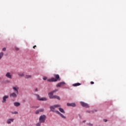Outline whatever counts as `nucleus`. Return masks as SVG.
Returning a JSON list of instances; mask_svg holds the SVG:
<instances>
[{"label": "nucleus", "mask_w": 126, "mask_h": 126, "mask_svg": "<svg viewBox=\"0 0 126 126\" xmlns=\"http://www.w3.org/2000/svg\"><path fill=\"white\" fill-rule=\"evenodd\" d=\"M0 79H1V78H0Z\"/></svg>", "instance_id": "58836bf2"}, {"label": "nucleus", "mask_w": 126, "mask_h": 126, "mask_svg": "<svg viewBox=\"0 0 126 126\" xmlns=\"http://www.w3.org/2000/svg\"><path fill=\"white\" fill-rule=\"evenodd\" d=\"M3 56V52L0 53V60L2 58Z\"/></svg>", "instance_id": "4be33fe9"}, {"label": "nucleus", "mask_w": 126, "mask_h": 126, "mask_svg": "<svg viewBox=\"0 0 126 126\" xmlns=\"http://www.w3.org/2000/svg\"><path fill=\"white\" fill-rule=\"evenodd\" d=\"M36 47H37L36 45H34L33 47V48H34V49H35V48H36Z\"/></svg>", "instance_id": "72a5a7b5"}, {"label": "nucleus", "mask_w": 126, "mask_h": 126, "mask_svg": "<svg viewBox=\"0 0 126 126\" xmlns=\"http://www.w3.org/2000/svg\"><path fill=\"white\" fill-rule=\"evenodd\" d=\"M32 77V75H27L25 76V78H31Z\"/></svg>", "instance_id": "aec40b11"}, {"label": "nucleus", "mask_w": 126, "mask_h": 126, "mask_svg": "<svg viewBox=\"0 0 126 126\" xmlns=\"http://www.w3.org/2000/svg\"><path fill=\"white\" fill-rule=\"evenodd\" d=\"M14 106H15L16 107H18V106H20V103L19 102H14Z\"/></svg>", "instance_id": "4468645a"}, {"label": "nucleus", "mask_w": 126, "mask_h": 126, "mask_svg": "<svg viewBox=\"0 0 126 126\" xmlns=\"http://www.w3.org/2000/svg\"><path fill=\"white\" fill-rule=\"evenodd\" d=\"M83 123H85V121H83Z\"/></svg>", "instance_id": "e433bc0d"}, {"label": "nucleus", "mask_w": 126, "mask_h": 126, "mask_svg": "<svg viewBox=\"0 0 126 126\" xmlns=\"http://www.w3.org/2000/svg\"><path fill=\"white\" fill-rule=\"evenodd\" d=\"M55 78H51V79H48L47 81L49 82H56L58 80H61V78H60V75L59 74L54 75Z\"/></svg>", "instance_id": "f257e3e1"}, {"label": "nucleus", "mask_w": 126, "mask_h": 126, "mask_svg": "<svg viewBox=\"0 0 126 126\" xmlns=\"http://www.w3.org/2000/svg\"><path fill=\"white\" fill-rule=\"evenodd\" d=\"M91 84H94V82L93 81L91 82Z\"/></svg>", "instance_id": "7c9ffc66"}, {"label": "nucleus", "mask_w": 126, "mask_h": 126, "mask_svg": "<svg viewBox=\"0 0 126 126\" xmlns=\"http://www.w3.org/2000/svg\"><path fill=\"white\" fill-rule=\"evenodd\" d=\"M80 104L81 106H82V107H84L85 108H89L90 107L89 104L83 101L80 102Z\"/></svg>", "instance_id": "20e7f679"}, {"label": "nucleus", "mask_w": 126, "mask_h": 126, "mask_svg": "<svg viewBox=\"0 0 126 126\" xmlns=\"http://www.w3.org/2000/svg\"><path fill=\"white\" fill-rule=\"evenodd\" d=\"M41 124H42V123H40L39 122V123H38L37 124H36V126H41Z\"/></svg>", "instance_id": "b1692460"}, {"label": "nucleus", "mask_w": 126, "mask_h": 126, "mask_svg": "<svg viewBox=\"0 0 126 126\" xmlns=\"http://www.w3.org/2000/svg\"><path fill=\"white\" fill-rule=\"evenodd\" d=\"M46 118H47V117L45 115H42L40 116V117H39V121L40 123L44 124V123H45V121H46Z\"/></svg>", "instance_id": "7ed1b4c3"}, {"label": "nucleus", "mask_w": 126, "mask_h": 126, "mask_svg": "<svg viewBox=\"0 0 126 126\" xmlns=\"http://www.w3.org/2000/svg\"><path fill=\"white\" fill-rule=\"evenodd\" d=\"M55 113H56L58 115H60V116H61V117H62L63 119H65V116H63V115L62 113H61V112H60L59 111H55Z\"/></svg>", "instance_id": "423d86ee"}, {"label": "nucleus", "mask_w": 126, "mask_h": 126, "mask_svg": "<svg viewBox=\"0 0 126 126\" xmlns=\"http://www.w3.org/2000/svg\"><path fill=\"white\" fill-rule=\"evenodd\" d=\"M67 106L68 107H75V103H67Z\"/></svg>", "instance_id": "6e6552de"}, {"label": "nucleus", "mask_w": 126, "mask_h": 126, "mask_svg": "<svg viewBox=\"0 0 126 126\" xmlns=\"http://www.w3.org/2000/svg\"><path fill=\"white\" fill-rule=\"evenodd\" d=\"M88 125L89 126H93V124H89Z\"/></svg>", "instance_id": "c756f323"}, {"label": "nucleus", "mask_w": 126, "mask_h": 126, "mask_svg": "<svg viewBox=\"0 0 126 126\" xmlns=\"http://www.w3.org/2000/svg\"><path fill=\"white\" fill-rule=\"evenodd\" d=\"M8 98V95H4L3 97V100H2V103H5L6 102V99Z\"/></svg>", "instance_id": "0eeeda50"}, {"label": "nucleus", "mask_w": 126, "mask_h": 126, "mask_svg": "<svg viewBox=\"0 0 126 126\" xmlns=\"http://www.w3.org/2000/svg\"><path fill=\"white\" fill-rule=\"evenodd\" d=\"M59 90L58 89H56L55 90L52 91V92H53V93H55V92H57V91H58Z\"/></svg>", "instance_id": "a878e982"}, {"label": "nucleus", "mask_w": 126, "mask_h": 126, "mask_svg": "<svg viewBox=\"0 0 126 126\" xmlns=\"http://www.w3.org/2000/svg\"><path fill=\"white\" fill-rule=\"evenodd\" d=\"M5 76H6V77H7L8 78L11 79V75L10 74V73H9V72H7V73L6 74Z\"/></svg>", "instance_id": "9b49d317"}, {"label": "nucleus", "mask_w": 126, "mask_h": 126, "mask_svg": "<svg viewBox=\"0 0 126 126\" xmlns=\"http://www.w3.org/2000/svg\"><path fill=\"white\" fill-rule=\"evenodd\" d=\"M78 116H79V118H81V115H80V114H79Z\"/></svg>", "instance_id": "f704fd0d"}, {"label": "nucleus", "mask_w": 126, "mask_h": 126, "mask_svg": "<svg viewBox=\"0 0 126 126\" xmlns=\"http://www.w3.org/2000/svg\"><path fill=\"white\" fill-rule=\"evenodd\" d=\"M43 80H47V77H45L43 78Z\"/></svg>", "instance_id": "cd10ccee"}, {"label": "nucleus", "mask_w": 126, "mask_h": 126, "mask_svg": "<svg viewBox=\"0 0 126 126\" xmlns=\"http://www.w3.org/2000/svg\"><path fill=\"white\" fill-rule=\"evenodd\" d=\"M13 90L16 92V94H18V90H17V88L16 87H13Z\"/></svg>", "instance_id": "ddd939ff"}, {"label": "nucleus", "mask_w": 126, "mask_h": 126, "mask_svg": "<svg viewBox=\"0 0 126 126\" xmlns=\"http://www.w3.org/2000/svg\"><path fill=\"white\" fill-rule=\"evenodd\" d=\"M59 111H60V112H61V113H63V114H64V113H65V112H64V110H63V109L62 108H59Z\"/></svg>", "instance_id": "2eb2a0df"}, {"label": "nucleus", "mask_w": 126, "mask_h": 126, "mask_svg": "<svg viewBox=\"0 0 126 126\" xmlns=\"http://www.w3.org/2000/svg\"><path fill=\"white\" fill-rule=\"evenodd\" d=\"M54 92H51L48 94L50 99H57L58 100H61V97L58 95H54Z\"/></svg>", "instance_id": "f03ea898"}, {"label": "nucleus", "mask_w": 126, "mask_h": 126, "mask_svg": "<svg viewBox=\"0 0 126 126\" xmlns=\"http://www.w3.org/2000/svg\"><path fill=\"white\" fill-rule=\"evenodd\" d=\"M87 113H91V111H87Z\"/></svg>", "instance_id": "c9c22d12"}, {"label": "nucleus", "mask_w": 126, "mask_h": 126, "mask_svg": "<svg viewBox=\"0 0 126 126\" xmlns=\"http://www.w3.org/2000/svg\"><path fill=\"white\" fill-rule=\"evenodd\" d=\"M103 121H104V122H105V123L107 122V119H104Z\"/></svg>", "instance_id": "2f4dec72"}, {"label": "nucleus", "mask_w": 126, "mask_h": 126, "mask_svg": "<svg viewBox=\"0 0 126 126\" xmlns=\"http://www.w3.org/2000/svg\"><path fill=\"white\" fill-rule=\"evenodd\" d=\"M11 113L12 114H18V112H17V111H15V112H11Z\"/></svg>", "instance_id": "393cba45"}, {"label": "nucleus", "mask_w": 126, "mask_h": 126, "mask_svg": "<svg viewBox=\"0 0 126 126\" xmlns=\"http://www.w3.org/2000/svg\"><path fill=\"white\" fill-rule=\"evenodd\" d=\"M2 51H4V52H5V51H6V48H3L2 49Z\"/></svg>", "instance_id": "bb28decb"}, {"label": "nucleus", "mask_w": 126, "mask_h": 126, "mask_svg": "<svg viewBox=\"0 0 126 126\" xmlns=\"http://www.w3.org/2000/svg\"><path fill=\"white\" fill-rule=\"evenodd\" d=\"M13 121H14V119H10L7 120V124H11V122H13Z\"/></svg>", "instance_id": "f8f14e48"}, {"label": "nucleus", "mask_w": 126, "mask_h": 126, "mask_svg": "<svg viewBox=\"0 0 126 126\" xmlns=\"http://www.w3.org/2000/svg\"><path fill=\"white\" fill-rule=\"evenodd\" d=\"M80 85H81V84L79 83H75L73 84V86L76 87V86H79Z\"/></svg>", "instance_id": "dca6fc26"}, {"label": "nucleus", "mask_w": 126, "mask_h": 126, "mask_svg": "<svg viewBox=\"0 0 126 126\" xmlns=\"http://www.w3.org/2000/svg\"><path fill=\"white\" fill-rule=\"evenodd\" d=\"M16 51H19V48H16Z\"/></svg>", "instance_id": "c85d7f7f"}, {"label": "nucleus", "mask_w": 126, "mask_h": 126, "mask_svg": "<svg viewBox=\"0 0 126 126\" xmlns=\"http://www.w3.org/2000/svg\"><path fill=\"white\" fill-rule=\"evenodd\" d=\"M63 85H65V83L64 82H62L59 83L57 85V87H61V86H63Z\"/></svg>", "instance_id": "39448f33"}, {"label": "nucleus", "mask_w": 126, "mask_h": 126, "mask_svg": "<svg viewBox=\"0 0 126 126\" xmlns=\"http://www.w3.org/2000/svg\"><path fill=\"white\" fill-rule=\"evenodd\" d=\"M55 108H59V107H61V105L59 104H56L54 105Z\"/></svg>", "instance_id": "5701e85b"}, {"label": "nucleus", "mask_w": 126, "mask_h": 126, "mask_svg": "<svg viewBox=\"0 0 126 126\" xmlns=\"http://www.w3.org/2000/svg\"><path fill=\"white\" fill-rule=\"evenodd\" d=\"M18 75L19 76H24V72H22V73H19L18 74Z\"/></svg>", "instance_id": "412c9836"}, {"label": "nucleus", "mask_w": 126, "mask_h": 126, "mask_svg": "<svg viewBox=\"0 0 126 126\" xmlns=\"http://www.w3.org/2000/svg\"><path fill=\"white\" fill-rule=\"evenodd\" d=\"M35 91H36V92H38V89H35Z\"/></svg>", "instance_id": "473e14b6"}, {"label": "nucleus", "mask_w": 126, "mask_h": 126, "mask_svg": "<svg viewBox=\"0 0 126 126\" xmlns=\"http://www.w3.org/2000/svg\"><path fill=\"white\" fill-rule=\"evenodd\" d=\"M91 112H92V113H94V112H93V111H91Z\"/></svg>", "instance_id": "4c0bfd02"}, {"label": "nucleus", "mask_w": 126, "mask_h": 126, "mask_svg": "<svg viewBox=\"0 0 126 126\" xmlns=\"http://www.w3.org/2000/svg\"><path fill=\"white\" fill-rule=\"evenodd\" d=\"M34 95L36 96L37 99V100H38V101H40L41 100V98L40 97V95L39 94H35Z\"/></svg>", "instance_id": "f3484780"}, {"label": "nucleus", "mask_w": 126, "mask_h": 126, "mask_svg": "<svg viewBox=\"0 0 126 126\" xmlns=\"http://www.w3.org/2000/svg\"><path fill=\"white\" fill-rule=\"evenodd\" d=\"M10 97H13V98H16L17 95L15 93H13L10 94Z\"/></svg>", "instance_id": "1a4fd4ad"}, {"label": "nucleus", "mask_w": 126, "mask_h": 126, "mask_svg": "<svg viewBox=\"0 0 126 126\" xmlns=\"http://www.w3.org/2000/svg\"><path fill=\"white\" fill-rule=\"evenodd\" d=\"M44 111V109H40L39 110H36L35 111V114L36 115H38V114H39V113L41 112H43Z\"/></svg>", "instance_id": "9d476101"}, {"label": "nucleus", "mask_w": 126, "mask_h": 126, "mask_svg": "<svg viewBox=\"0 0 126 126\" xmlns=\"http://www.w3.org/2000/svg\"><path fill=\"white\" fill-rule=\"evenodd\" d=\"M47 98L46 97H42L40 98V101H47Z\"/></svg>", "instance_id": "a211bd4d"}, {"label": "nucleus", "mask_w": 126, "mask_h": 126, "mask_svg": "<svg viewBox=\"0 0 126 126\" xmlns=\"http://www.w3.org/2000/svg\"><path fill=\"white\" fill-rule=\"evenodd\" d=\"M55 105L54 106H50V109H51V110L52 111V112H54V110H55Z\"/></svg>", "instance_id": "6ab92c4d"}]
</instances>
